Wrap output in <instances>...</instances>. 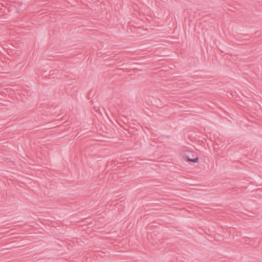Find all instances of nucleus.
I'll list each match as a JSON object with an SVG mask.
<instances>
[{"mask_svg":"<svg viewBox=\"0 0 262 262\" xmlns=\"http://www.w3.org/2000/svg\"><path fill=\"white\" fill-rule=\"evenodd\" d=\"M97 254L101 257H103L104 254V252H97Z\"/></svg>","mask_w":262,"mask_h":262,"instance_id":"2","label":"nucleus"},{"mask_svg":"<svg viewBox=\"0 0 262 262\" xmlns=\"http://www.w3.org/2000/svg\"><path fill=\"white\" fill-rule=\"evenodd\" d=\"M111 165L115 164V161H112L111 162Z\"/></svg>","mask_w":262,"mask_h":262,"instance_id":"3","label":"nucleus"},{"mask_svg":"<svg viewBox=\"0 0 262 262\" xmlns=\"http://www.w3.org/2000/svg\"><path fill=\"white\" fill-rule=\"evenodd\" d=\"M53 71H50V75H52L54 74V73L53 72Z\"/></svg>","mask_w":262,"mask_h":262,"instance_id":"4","label":"nucleus"},{"mask_svg":"<svg viewBox=\"0 0 262 262\" xmlns=\"http://www.w3.org/2000/svg\"><path fill=\"white\" fill-rule=\"evenodd\" d=\"M183 156L185 158L186 161L189 162L197 163L199 160V157L195 156L194 152L192 150H183Z\"/></svg>","mask_w":262,"mask_h":262,"instance_id":"1","label":"nucleus"}]
</instances>
